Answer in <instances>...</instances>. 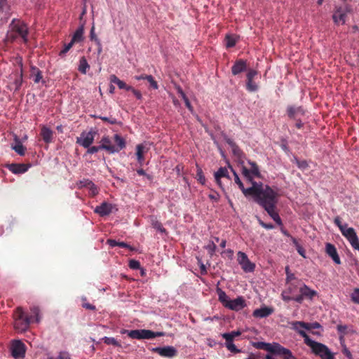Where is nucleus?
I'll list each match as a JSON object with an SVG mask.
<instances>
[{
    "label": "nucleus",
    "instance_id": "5",
    "mask_svg": "<svg viewBox=\"0 0 359 359\" xmlns=\"http://www.w3.org/2000/svg\"><path fill=\"white\" fill-rule=\"evenodd\" d=\"M216 292L218 295V300L226 309L237 312L247 306L246 300L243 296H238L234 299H231L220 287L217 288Z\"/></svg>",
    "mask_w": 359,
    "mask_h": 359
},
{
    "label": "nucleus",
    "instance_id": "52",
    "mask_svg": "<svg viewBox=\"0 0 359 359\" xmlns=\"http://www.w3.org/2000/svg\"><path fill=\"white\" fill-rule=\"evenodd\" d=\"M208 197L210 200L217 202L219 200L220 196L217 192L215 191L212 194H210Z\"/></svg>",
    "mask_w": 359,
    "mask_h": 359
},
{
    "label": "nucleus",
    "instance_id": "6",
    "mask_svg": "<svg viewBox=\"0 0 359 359\" xmlns=\"http://www.w3.org/2000/svg\"><path fill=\"white\" fill-rule=\"evenodd\" d=\"M300 294L296 297L290 296V291H283L281 293L282 299L285 302L294 301L302 304L304 299L312 300L314 297L318 295V292L310 288L306 284H303L299 288Z\"/></svg>",
    "mask_w": 359,
    "mask_h": 359
},
{
    "label": "nucleus",
    "instance_id": "55",
    "mask_svg": "<svg viewBox=\"0 0 359 359\" xmlns=\"http://www.w3.org/2000/svg\"><path fill=\"white\" fill-rule=\"evenodd\" d=\"M259 224L264 229H272L274 228V226L272 224H266L264 223L261 219H259Z\"/></svg>",
    "mask_w": 359,
    "mask_h": 359
},
{
    "label": "nucleus",
    "instance_id": "54",
    "mask_svg": "<svg viewBox=\"0 0 359 359\" xmlns=\"http://www.w3.org/2000/svg\"><path fill=\"white\" fill-rule=\"evenodd\" d=\"M257 74V72L254 69H250L247 74V80H253L254 77Z\"/></svg>",
    "mask_w": 359,
    "mask_h": 359
},
{
    "label": "nucleus",
    "instance_id": "18",
    "mask_svg": "<svg viewBox=\"0 0 359 359\" xmlns=\"http://www.w3.org/2000/svg\"><path fill=\"white\" fill-rule=\"evenodd\" d=\"M6 168L14 174H21L27 172L29 166L24 163H11Z\"/></svg>",
    "mask_w": 359,
    "mask_h": 359
},
{
    "label": "nucleus",
    "instance_id": "57",
    "mask_svg": "<svg viewBox=\"0 0 359 359\" xmlns=\"http://www.w3.org/2000/svg\"><path fill=\"white\" fill-rule=\"evenodd\" d=\"M297 251L298 252V253L302 256L304 258L306 257V252H305V250L304 248L300 245L299 246H297V248H296Z\"/></svg>",
    "mask_w": 359,
    "mask_h": 359
},
{
    "label": "nucleus",
    "instance_id": "45",
    "mask_svg": "<svg viewBox=\"0 0 359 359\" xmlns=\"http://www.w3.org/2000/svg\"><path fill=\"white\" fill-rule=\"evenodd\" d=\"M147 81L149 83L150 86L155 90L158 88V85L157 82L154 80V77L151 75H149L147 77Z\"/></svg>",
    "mask_w": 359,
    "mask_h": 359
},
{
    "label": "nucleus",
    "instance_id": "29",
    "mask_svg": "<svg viewBox=\"0 0 359 359\" xmlns=\"http://www.w3.org/2000/svg\"><path fill=\"white\" fill-rule=\"evenodd\" d=\"M116 145H114V149L116 152L120 151L121 149L125 148L126 147V141L125 140L118 134H116L114 137Z\"/></svg>",
    "mask_w": 359,
    "mask_h": 359
},
{
    "label": "nucleus",
    "instance_id": "12",
    "mask_svg": "<svg viewBox=\"0 0 359 359\" xmlns=\"http://www.w3.org/2000/svg\"><path fill=\"white\" fill-rule=\"evenodd\" d=\"M253 347L257 349H263L266 350L271 353L276 354V353H280L281 351L280 344L278 343H266L264 341H257L252 343ZM283 349H282L283 351Z\"/></svg>",
    "mask_w": 359,
    "mask_h": 359
},
{
    "label": "nucleus",
    "instance_id": "27",
    "mask_svg": "<svg viewBox=\"0 0 359 359\" xmlns=\"http://www.w3.org/2000/svg\"><path fill=\"white\" fill-rule=\"evenodd\" d=\"M100 143H101L100 148H102V149L108 151L111 154L116 152V150L114 149V145H113L111 144L110 140L108 137H102Z\"/></svg>",
    "mask_w": 359,
    "mask_h": 359
},
{
    "label": "nucleus",
    "instance_id": "49",
    "mask_svg": "<svg viewBox=\"0 0 359 359\" xmlns=\"http://www.w3.org/2000/svg\"><path fill=\"white\" fill-rule=\"evenodd\" d=\"M100 118H101L102 120H103L111 125L118 123V121L115 118H112V117L108 118V117L103 116V117H100Z\"/></svg>",
    "mask_w": 359,
    "mask_h": 359
},
{
    "label": "nucleus",
    "instance_id": "24",
    "mask_svg": "<svg viewBox=\"0 0 359 359\" xmlns=\"http://www.w3.org/2000/svg\"><path fill=\"white\" fill-rule=\"evenodd\" d=\"M246 69V62L243 60L236 61L231 67V72L233 75H237Z\"/></svg>",
    "mask_w": 359,
    "mask_h": 359
},
{
    "label": "nucleus",
    "instance_id": "20",
    "mask_svg": "<svg viewBox=\"0 0 359 359\" xmlns=\"http://www.w3.org/2000/svg\"><path fill=\"white\" fill-rule=\"evenodd\" d=\"M149 149L144 144H139L136 146V153L137 162L142 165L144 162V154L148 151Z\"/></svg>",
    "mask_w": 359,
    "mask_h": 359
},
{
    "label": "nucleus",
    "instance_id": "7",
    "mask_svg": "<svg viewBox=\"0 0 359 359\" xmlns=\"http://www.w3.org/2000/svg\"><path fill=\"white\" fill-rule=\"evenodd\" d=\"M121 333L127 334L130 338L136 339H149L164 336V333L162 332H154L150 330L144 329L133 330H122Z\"/></svg>",
    "mask_w": 359,
    "mask_h": 359
},
{
    "label": "nucleus",
    "instance_id": "48",
    "mask_svg": "<svg viewBox=\"0 0 359 359\" xmlns=\"http://www.w3.org/2000/svg\"><path fill=\"white\" fill-rule=\"evenodd\" d=\"M74 43V42L72 40L68 44L65 45L64 48L62 50H60V55H62L67 53L69 50L72 48Z\"/></svg>",
    "mask_w": 359,
    "mask_h": 359
},
{
    "label": "nucleus",
    "instance_id": "31",
    "mask_svg": "<svg viewBox=\"0 0 359 359\" xmlns=\"http://www.w3.org/2000/svg\"><path fill=\"white\" fill-rule=\"evenodd\" d=\"M15 140L16 144L14 146H12V149L19 155L24 156L25 154L26 148L22 145V142L17 137H15Z\"/></svg>",
    "mask_w": 359,
    "mask_h": 359
},
{
    "label": "nucleus",
    "instance_id": "26",
    "mask_svg": "<svg viewBox=\"0 0 359 359\" xmlns=\"http://www.w3.org/2000/svg\"><path fill=\"white\" fill-rule=\"evenodd\" d=\"M109 81L111 83L116 84L119 89H124L129 91L131 89V86L127 85L124 81L119 79L116 75L111 74L109 76Z\"/></svg>",
    "mask_w": 359,
    "mask_h": 359
},
{
    "label": "nucleus",
    "instance_id": "2",
    "mask_svg": "<svg viewBox=\"0 0 359 359\" xmlns=\"http://www.w3.org/2000/svg\"><path fill=\"white\" fill-rule=\"evenodd\" d=\"M292 328L297 330L304 338V343L311 348V351L321 359H334V354L329 348L323 344L316 341L308 336L303 329L309 330V325L302 321H296L292 323Z\"/></svg>",
    "mask_w": 359,
    "mask_h": 359
},
{
    "label": "nucleus",
    "instance_id": "50",
    "mask_svg": "<svg viewBox=\"0 0 359 359\" xmlns=\"http://www.w3.org/2000/svg\"><path fill=\"white\" fill-rule=\"evenodd\" d=\"M129 266L132 269H138L140 267V264L137 260H130L129 262Z\"/></svg>",
    "mask_w": 359,
    "mask_h": 359
},
{
    "label": "nucleus",
    "instance_id": "23",
    "mask_svg": "<svg viewBox=\"0 0 359 359\" xmlns=\"http://www.w3.org/2000/svg\"><path fill=\"white\" fill-rule=\"evenodd\" d=\"M215 179L216 180L217 184L222 187L221 178L226 177L227 179H230V176L229 175L228 169L226 167H221L214 175Z\"/></svg>",
    "mask_w": 359,
    "mask_h": 359
},
{
    "label": "nucleus",
    "instance_id": "28",
    "mask_svg": "<svg viewBox=\"0 0 359 359\" xmlns=\"http://www.w3.org/2000/svg\"><path fill=\"white\" fill-rule=\"evenodd\" d=\"M107 243L111 248L118 246L121 248H128L131 251L134 250V248L132 246H130L129 244H128L125 242H123V241H116V240L108 239Z\"/></svg>",
    "mask_w": 359,
    "mask_h": 359
},
{
    "label": "nucleus",
    "instance_id": "59",
    "mask_svg": "<svg viewBox=\"0 0 359 359\" xmlns=\"http://www.w3.org/2000/svg\"><path fill=\"white\" fill-rule=\"evenodd\" d=\"M198 264L200 266L201 273L202 274H205L207 273V269L204 264L202 262L201 259L198 260Z\"/></svg>",
    "mask_w": 359,
    "mask_h": 359
},
{
    "label": "nucleus",
    "instance_id": "42",
    "mask_svg": "<svg viewBox=\"0 0 359 359\" xmlns=\"http://www.w3.org/2000/svg\"><path fill=\"white\" fill-rule=\"evenodd\" d=\"M348 326L346 325H338L337 327V330L338 333L339 334L340 339H342L345 334L347 333Z\"/></svg>",
    "mask_w": 359,
    "mask_h": 359
},
{
    "label": "nucleus",
    "instance_id": "21",
    "mask_svg": "<svg viewBox=\"0 0 359 359\" xmlns=\"http://www.w3.org/2000/svg\"><path fill=\"white\" fill-rule=\"evenodd\" d=\"M76 142L84 148L87 149V152H90V132H83L80 137H77Z\"/></svg>",
    "mask_w": 359,
    "mask_h": 359
},
{
    "label": "nucleus",
    "instance_id": "1",
    "mask_svg": "<svg viewBox=\"0 0 359 359\" xmlns=\"http://www.w3.org/2000/svg\"><path fill=\"white\" fill-rule=\"evenodd\" d=\"M248 191L250 192L249 196L253 197L254 201L267 212L273 220L278 226H282L281 218L276 210L279 196L277 191L262 182H254L253 186L248 187Z\"/></svg>",
    "mask_w": 359,
    "mask_h": 359
},
{
    "label": "nucleus",
    "instance_id": "39",
    "mask_svg": "<svg viewBox=\"0 0 359 359\" xmlns=\"http://www.w3.org/2000/svg\"><path fill=\"white\" fill-rule=\"evenodd\" d=\"M151 225L153 228L161 233H166V229L163 226V224L159 221L155 219L152 220Z\"/></svg>",
    "mask_w": 359,
    "mask_h": 359
},
{
    "label": "nucleus",
    "instance_id": "61",
    "mask_svg": "<svg viewBox=\"0 0 359 359\" xmlns=\"http://www.w3.org/2000/svg\"><path fill=\"white\" fill-rule=\"evenodd\" d=\"M57 359H71L67 353H60Z\"/></svg>",
    "mask_w": 359,
    "mask_h": 359
},
{
    "label": "nucleus",
    "instance_id": "10",
    "mask_svg": "<svg viewBox=\"0 0 359 359\" xmlns=\"http://www.w3.org/2000/svg\"><path fill=\"white\" fill-rule=\"evenodd\" d=\"M237 257L238 262L245 272L250 273L255 271V264L250 262L245 252H238Z\"/></svg>",
    "mask_w": 359,
    "mask_h": 359
},
{
    "label": "nucleus",
    "instance_id": "46",
    "mask_svg": "<svg viewBox=\"0 0 359 359\" xmlns=\"http://www.w3.org/2000/svg\"><path fill=\"white\" fill-rule=\"evenodd\" d=\"M93 29V28H91V35H90L91 41L94 40L95 41L97 46V52H98V54H100L102 52V46H101V43L99 41V40L95 37V35L94 34Z\"/></svg>",
    "mask_w": 359,
    "mask_h": 359
},
{
    "label": "nucleus",
    "instance_id": "13",
    "mask_svg": "<svg viewBox=\"0 0 359 359\" xmlns=\"http://www.w3.org/2000/svg\"><path fill=\"white\" fill-rule=\"evenodd\" d=\"M151 351L165 358H172L175 356L177 353V349L172 346L154 347L151 349Z\"/></svg>",
    "mask_w": 359,
    "mask_h": 359
},
{
    "label": "nucleus",
    "instance_id": "4",
    "mask_svg": "<svg viewBox=\"0 0 359 359\" xmlns=\"http://www.w3.org/2000/svg\"><path fill=\"white\" fill-rule=\"evenodd\" d=\"M28 28L25 23L20 20L13 19L9 25L5 40L13 43L20 39L25 43L28 41Z\"/></svg>",
    "mask_w": 359,
    "mask_h": 359
},
{
    "label": "nucleus",
    "instance_id": "62",
    "mask_svg": "<svg viewBox=\"0 0 359 359\" xmlns=\"http://www.w3.org/2000/svg\"><path fill=\"white\" fill-rule=\"evenodd\" d=\"M7 6V0H0V13L3 11L4 8Z\"/></svg>",
    "mask_w": 359,
    "mask_h": 359
},
{
    "label": "nucleus",
    "instance_id": "19",
    "mask_svg": "<svg viewBox=\"0 0 359 359\" xmlns=\"http://www.w3.org/2000/svg\"><path fill=\"white\" fill-rule=\"evenodd\" d=\"M273 313V309L272 308L262 306L259 309H255L252 313V316L255 318H263L269 316Z\"/></svg>",
    "mask_w": 359,
    "mask_h": 359
},
{
    "label": "nucleus",
    "instance_id": "9",
    "mask_svg": "<svg viewBox=\"0 0 359 359\" xmlns=\"http://www.w3.org/2000/svg\"><path fill=\"white\" fill-rule=\"evenodd\" d=\"M334 224L339 227L341 234L348 240L349 243L358 238L355 229L352 227H348L347 224H341L339 217L334 219Z\"/></svg>",
    "mask_w": 359,
    "mask_h": 359
},
{
    "label": "nucleus",
    "instance_id": "30",
    "mask_svg": "<svg viewBox=\"0 0 359 359\" xmlns=\"http://www.w3.org/2000/svg\"><path fill=\"white\" fill-rule=\"evenodd\" d=\"M231 171L233 172V175H234V181H235V183H236L239 187V189L242 191L243 194L245 196H249V194L250 192L248 191V188H245L243 182H241V180H240L238 174L233 170V169L232 168H231Z\"/></svg>",
    "mask_w": 359,
    "mask_h": 359
},
{
    "label": "nucleus",
    "instance_id": "44",
    "mask_svg": "<svg viewBox=\"0 0 359 359\" xmlns=\"http://www.w3.org/2000/svg\"><path fill=\"white\" fill-rule=\"evenodd\" d=\"M205 248L208 251V252L212 255H213L217 249V246L213 241H210L208 244L205 247Z\"/></svg>",
    "mask_w": 359,
    "mask_h": 359
},
{
    "label": "nucleus",
    "instance_id": "64",
    "mask_svg": "<svg viewBox=\"0 0 359 359\" xmlns=\"http://www.w3.org/2000/svg\"><path fill=\"white\" fill-rule=\"evenodd\" d=\"M280 226V231H281V232H282V233H283V235H285V236H287V237H290V238L292 236L289 233V232H288L286 229H285V228L283 226V225H282V226Z\"/></svg>",
    "mask_w": 359,
    "mask_h": 359
},
{
    "label": "nucleus",
    "instance_id": "38",
    "mask_svg": "<svg viewBox=\"0 0 359 359\" xmlns=\"http://www.w3.org/2000/svg\"><path fill=\"white\" fill-rule=\"evenodd\" d=\"M88 67V64L85 58V57H82L79 61V71L82 74L86 73V69Z\"/></svg>",
    "mask_w": 359,
    "mask_h": 359
},
{
    "label": "nucleus",
    "instance_id": "51",
    "mask_svg": "<svg viewBox=\"0 0 359 359\" xmlns=\"http://www.w3.org/2000/svg\"><path fill=\"white\" fill-rule=\"evenodd\" d=\"M129 91H131L137 100H140L142 99V93H140V91L135 89L132 86H131V89H130Z\"/></svg>",
    "mask_w": 359,
    "mask_h": 359
},
{
    "label": "nucleus",
    "instance_id": "11",
    "mask_svg": "<svg viewBox=\"0 0 359 359\" xmlns=\"http://www.w3.org/2000/svg\"><path fill=\"white\" fill-rule=\"evenodd\" d=\"M11 355L15 359H22L25 355L26 347L20 340H14L11 346Z\"/></svg>",
    "mask_w": 359,
    "mask_h": 359
},
{
    "label": "nucleus",
    "instance_id": "16",
    "mask_svg": "<svg viewBox=\"0 0 359 359\" xmlns=\"http://www.w3.org/2000/svg\"><path fill=\"white\" fill-rule=\"evenodd\" d=\"M346 18V13L342 9L341 7L337 8L336 11H334V13L332 15L333 21L336 25L345 24Z\"/></svg>",
    "mask_w": 359,
    "mask_h": 359
},
{
    "label": "nucleus",
    "instance_id": "63",
    "mask_svg": "<svg viewBox=\"0 0 359 359\" xmlns=\"http://www.w3.org/2000/svg\"><path fill=\"white\" fill-rule=\"evenodd\" d=\"M295 121H296L295 126L297 127V128L301 129L304 126L303 123L299 118H297Z\"/></svg>",
    "mask_w": 359,
    "mask_h": 359
},
{
    "label": "nucleus",
    "instance_id": "3",
    "mask_svg": "<svg viewBox=\"0 0 359 359\" xmlns=\"http://www.w3.org/2000/svg\"><path fill=\"white\" fill-rule=\"evenodd\" d=\"M31 314L27 315L21 307H18L13 313L14 327L18 332L26 331L31 323L39 322V308L32 306L30 308Z\"/></svg>",
    "mask_w": 359,
    "mask_h": 359
},
{
    "label": "nucleus",
    "instance_id": "35",
    "mask_svg": "<svg viewBox=\"0 0 359 359\" xmlns=\"http://www.w3.org/2000/svg\"><path fill=\"white\" fill-rule=\"evenodd\" d=\"M226 46L227 48H232L236 46L237 43V38L233 35H226L225 37Z\"/></svg>",
    "mask_w": 359,
    "mask_h": 359
},
{
    "label": "nucleus",
    "instance_id": "47",
    "mask_svg": "<svg viewBox=\"0 0 359 359\" xmlns=\"http://www.w3.org/2000/svg\"><path fill=\"white\" fill-rule=\"evenodd\" d=\"M351 299L353 302L359 304V289H355L351 294Z\"/></svg>",
    "mask_w": 359,
    "mask_h": 359
},
{
    "label": "nucleus",
    "instance_id": "41",
    "mask_svg": "<svg viewBox=\"0 0 359 359\" xmlns=\"http://www.w3.org/2000/svg\"><path fill=\"white\" fill-rule=\"evenodd\" d=\"M246 88L250 92H255L258 90V86L253 80H247Z\"/></svg>",
    "mask_w": 359,
    "mask_h": 359
},
{
    "label": "nucleus",
    "instance_id": "17",
    "mask_svg": "<svg viewBox=\"0 0 359 359\" xmlns=\"http://www.w3.org/2000/svg\"><path fill=\"white\" fill-rule=\"evenodd\" d=\"M325 252L332 259L334 263H336L337 264H341L340 258L337 253V249L334 245L330 243H326Z\"/></svg>",
    "mask_w": 359,
    "mask_h": 359
},
{
    "label": "nucleus",
    "instance_id": "8",
    "mask_svg": "<svg viewBox=\"0 0 359 359\" xmlns=\"http://www.w3.org/2000/svg\"><path fill=\"white\" fill-rule=\"evenodd\" d=\"M250 168L242 166L241 173L244 177L253 186L255 177H261L259 168L255 162L248 161Z\"/></svg>",
    "mask_w": 359,
    "mask_h": 359
},
{
    "label": "nucleus",
    "instance_id": "43",
    "mask_svg": "<svg viewBox=\"0 0 359 359\" xmlns=\"http://www.w3.org/2000/svg\"><path fill=\"white\" fill-rule=\"evenodd\" d=\"M196 176H197V180L201 184L204 185L205 183V175H203V170L201 168H198Z\"/></svg>",
    "mask_w": 359,
    "mask_h": 359
},
{
    "label": "nucleus",
    "instance_id": "32",
    "mask_svg": "<svg viewBox=\"0 0 359 359\" xmlns=\"http://www.w3.org/2000/svg\"><path fill=\"white\" fill-rule=\"evenodd\" d=\"M280 348L283 349V350L280 351V353H276V355L283 356V359H296L290 350H289L288 348H286L282 346H280Z\"/></svg>",
    "mask_w": 359,
    "mask_h": 359
},
{
    "label": "nucleus",
    "instance_id": "56",
    "mask_svg": "<svg viewBox=\"0 0 359 359\" xmlns=\"http://www.w3.org/2000/svg\"><path fill=\"white\" fill-rule=\"evenodd\" d=\"M351 247L354 249V250H357L359 251V239H358V237L357 238H355L354 241H353L352 242L350 243Z\"/></svg>",
    "mask_w": 359,
    "mask_h": 359
},
{
    "label": "nucleus",
    "instance_id": "40",
    "mask_svg": "<svg viewBox=\"0 0 359 359\" xmlns=\"http://www.w3.org/2000/svg\"><path fill=\"white\" fill-rule=\"evenodd\" d=\"M32 76H34V83H39L42 79L41 72L36 67L32 68Z\"/></svg>",
    "mask_w": 359,
    "mask_h": 359
},
{
    "label": "nucleus",
    "instance_id": "58",
    "mask_svg": "<svg viewBox=\"0 0 359 359\" xmlns=\"http://www.w3.org/2000/svg\"><path fill=\"white\" fill-rule=\"evenodd\" d=\"M297 166L301 169H306L308 168L309 165L306 161H302L297 162Z\"/></svg>",
    "mask_w": 359,
    "mask_h": 359
},
{
    "label": "nucleus",
    "instance_id": "60",
    "mask_svg": "<svg viewBox=\"0 0 359 359\" xmlns=\"http://www.w3.org/2000/svg\"><path fill=\"white\" fill-rule=\"evenodd\" d=\"M184 103H185V105L186 107H187V109L191 111V112H193L194 111V108L193 107L191 106L189 100L188 98L185 99L184 100Z\"/></svg>",
    "mask_w": 359,
    "mask_h": 359
},
{
    "label": "nucleus",
    "instance_id": "14",
    "mask_svg": "<svg viewBox=\"0 0 359 359\" xmlns=\"http://www.w3.org/2000/svg\"><path fill=\"white\" fill-rule=\"evenodd\" d=\"M287 114L290 119L296 120L299 116H304L305 111L302 107L289 105L287 107Z\"/></svg>",
    "mask_w": 359,
    "mask_h": 359
},
{
    "label": "nucleus",
    "instance_id": "34",
    "mask_svg": "<svg viewBox=\"0 0 359 359\" xmlns=\"http://www.w3.org/2000/svg\"><path fill=\"white\" fill-rule=\"evenodd\" d=\"M241 334V332L237 330V331H232L231 332L223 333V334H222V337L225 340L233 341V339L235 337H238Z\"/></svg>",
    "mask_w": 359,
    "mask_h": 359
},
{
    "label": "nucleus",
    "instance_id": "25",
    "mask_svg": "<svg viewBox=\"0 0 359 359\" xmlns=\"http://www.w3.org/2000/svg\"><path fill=\"white\" fill-rule=\"evenodd\" d=\"M41 136L46 143H50L53 140V132L49 128L43 126L41 129Z\"/></svg>",
    "mask_w": 359,
    "mask_h": 359
},
{
    "label": "nucleus",
    "instance_id": "22",
    "mask_svg": "<svg viewBox=\"0 0 359 359\" xmlns=\"http://www.w3.org/2000/svg\"><path fill=\"white\" fill-rule=\"evenodd\" d=\"M226 142L229 145L231 149L233 154L237 158H242L243 156V152L239 148V147L232 140L231 138L226 137L224 138Z\"/></svg>",
    "mask_w": 359,
    "mask_h": 359
},
{
    "label": "nucleus",
    "instance_id": "15",
    "mask_svg": "<svg viewBox=\"0 0 359 359\" xmlns=\"http://www.w3.org/2000/svg\"><path fill=\"white\" fill-rule=\"evenodd\" d=\"M113 210V205L111 203L103 202L95 208V212L101 217L109 215Z\"/></svg>",
    "mask_w": 359,
    "mask_h": 359
},
{
    "label": "nucleus",
    "instance_id": "33",
    "mask_svg": "<svg viewBox=\"0 0 359 359\" xmlns=\"http://www.w3.org/2000/svg\"><path fill=\"white\" fill-rule=\"evenodd\" d=\"M83 25H81L76 31V32L74 33L73 37H72V41L76 43V42H79L81 41L82 39V37H83Z\"/></svg>",
    "mask_w": 359,
    "mask_h": 359
},
{
    "label": "nucleus",
    "instance_id": "36",
    "mask_svg": "<svg viewBox=\"0 0 359 359\" xmlns=\"http://www.w3.org/2000/svg\"><path fill=\"white\" fill-rule=\"evenodd\" d=\"M225 346L226 348L231 353H238L241 351L235 346L233 344V341L225 340Z\"/></svg>",
    "mask_w": 359,
    "mask_h": 359
},
{
    "label": "nucleus",
    "instance_id": "37",
    "mask_svg": "<svg viewBox=\"0 0 359 359\" xmlns=\"http://www.w3.org/2000/svg\"><path fill=\"white\" fill-rule=\"evenodd\" d=\"M104 343H105L107 345H113L114 346L116 347H121V345L119 341H118L114 337H104L102 339Z\"/></svg>",
    "mask_w": 359,
    "mask_h": 359
},
{
    "label": "nucleus",
    "instance_id": "53",
    "mask_svg": "<svg viewBox=\"0 0 359 359\" xmlns=\"http://www.w3.org/2000/svg\"><path fill=\"white\" fill-rule=\"evenodd\" d=\"M285 272H286V275H287V277H286V281L287 282H289V281H290V280H292L295 278L294 275L290 272L288 266H287L285 268Z\"/></svg>",
    "mask_w": 359,
    "mask_h": 359
}]
</instances>
